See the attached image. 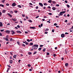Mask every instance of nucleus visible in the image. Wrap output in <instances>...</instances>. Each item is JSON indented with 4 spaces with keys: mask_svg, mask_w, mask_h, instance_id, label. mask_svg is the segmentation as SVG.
<instances>
[{
    "mask_svg": "<svg viewBox=\"0 0 73 73\" xmlns=\"http://www.w3.org/2000/svg\"><path fill=\"white\" fill-rule=\"evenodd\" d=\"M13 57L14 58H16V55H15L13 56Z\"/></svg>",
    "mask_w": 73,
    "mask_h": 73,
    "instance_id": "obj_23",
    "label": "nucleus"
},
{
    "mask_svg": "<svg viewBox=\"0 0 73 73\" xmlns=\"http://www.w3.org/2000/svg\"><path fill=\"white\" fill-rule=\"evenodd\" d=\"M29 54V55H31V54H32V52H28Z\"/></svg>",
    "mask_w": 73,
    "mask_h": 73,
    "instance_id": "obj_24",
    "label": "nucleus"
},
{
    "mask_svg": "<svg viewBox=\"0 0 73 73\" xmlns=\"http://www.w3.org/2000/svg\"><path fill=\"white\" fill-rule=\"evenodd\" d=\"M5 32H6V33H10V31L9 30H6L5 31Z\"/></svg>",
    "mask_w": 73,
    "mask_h": 73,
    "instance_id": "obj_4",
    "label": "nucleus"
},
{
    "mask_svg": "<svg viewBox=\"0 0 73 73\" xmlns=\"http://www.w3.org/2000/svg\"><path fill=\"white\" fill-rule=\"evenodd\" d=\"M30 29H36V27H30Z\"/></svg>",
    "mask_w": 73,
    "mask_h": 73,
    "instance_id": "obj_6",
    "label": "nucleus"
},
{
    "mask_svg": "<svg viewBox=\"0 0 73 73\" xmlns=\"http://www.w3.org/2000/svg\"><path fill=\"white\" fill-rule=\"evenodd\" d=\"M50 54L49 52H47L46 55H47V56H48Z\"/></svg>",
    "mask_w": 73,
    "mask_h": 73,
    "instance_id": "obj_29",
    "label": "nucleus"
},
{
    "mask_svg": "<svg viewBox=\"0 0 73 73\" xmlns=\"http://www.w3.org/2000/svg\"><path fill=\"white\" fill-rule=\"evenodd\" d=\"M14 12L15 13H17V12H18V11H14Z\"/></svg>",
    "mask_w": 73,
    "mask_h": 73,
    "instance_id": "obj_28",
    "label": "nucleus"
},
{
    "mask_svg": "<svg viewBox=\"0 0 73 73\" xmlns=\"http://www.w3.org/2000/svg\"><path fill=\"white\" fill-rule=\"evenodd\" d=\"M61 12L62 13V14L63 13V14H64V13H65V12H66V11H62Z\"/></svg>",
    "mask_w": 73,
    "mask_h": 73,
    "instance_id": "obj_30",
    "label": "nucleus"
},
{
    "mask_svg": "<svg viewBox=\"0 0 73 73\" xmlns=\"http://www.w3.org/2000/svg\"><path fill=\"white\" fill-rule=\"evenodd\" d=\"M39 4L41 6V7H43V5H42V4L41 3H39Z\"/></svg>",
    "mask_w": 73,
    "mask_h": 73,
    "instance_id": "obj_9",
    "label": "nucleus"
},
{
    "mask_svg": "<svg viewBox=\"0 0 73 73\" xmlns=\"http://www.w3.org/2000/svg\"><path fill=\"white\" fill-rule=\"evenodd\" d=\"M4 1H5V0H3L2 1V2L3 3H4Z\"/></svg>",
    "mask_w": 73,
    "mask_h": 73,
    "instance_id": "obj_37",
    "label": "nucleus"
},
{
    "mask_svg": "<svg viewBox=\"0 0 73 73\" xmlns=\"http://www.w3.org/2000/svg\"><path fill=\"white\" fill-rule=\"evenodd\" d=\"M0 36H3V35H2V34H1V33H0Z\"/></svg>",
    "mask_w": 73,
    "mask_h": 73,
    "instance_id": "obj_51",
    "label": "nucleus"
},
{
    "mask_svg": "<svg viewBox=\"0 0 73 73\" xmlns=\"http://www.w3.org/2000/svg\"><path fill=\"white\" fill-rule=\"evenodd\" d=\"M29 45H33V43H30Z\"/></svg>",
    "mask_w": 73,
    "mask_h": 73,
    "instance_id": "obj_21",
    "label": "nucleus"
},
{
    "mask_svg": "<svg viewBox=\"0 0 73 73\" xmlns=\"http://www.w3.org/2000/svg\"><path fill=\"white\" fill-rule=\"evenodd\" d=\"M13 38H11V39L10 40V41H13Z\"/></svg>",
    "mask_w": 73,
    "mask_h": 73,
    "instance_id": "obj_19",
    "label": "nucleus"
},
{
    "mask_svg": "<svg viewBox=\"0 0 73 73\" xmlns=\"http://www.w3.org/2000/svg\"><path fill=\"white\" fill-rule=\"evenodd\" d=\"M36 9H38V6H36Z\"/></svg>",
    "mask_w": 73,
    "mask_h": 73,
    "instance_id": "obj_49",
    "label": "nucleus"
},
{
    "mask_svg": "<svg viewBox=\"0 0 73 73\" xmlns=\"http://www.w3.org/2000/svg\"><path fill=\"white\" fill-rule=\"evenodd\" d=\"M22 16H23V17H25V15H24L22 14Z\"/></svg>",
    "mask_w": 73,
    "mask_h": 73,
    "instance_id": "obj_60",
    "label": "nucleus"
},
{
    "mask_svg": "<svg viewBox=\"0 0 73 73\" xmlns=\"http://www.w3.org/2000/svg\"><path fill=\"white\" fill-rule=\"evenodd\" d=\"M56 54H54V57H56Z\"/></svg>",
    "mask_w": 73,
    "mask_h": 73,
    "instance_id": "obj_62",
    "label": "nucleus"
},
{
    "mask_svg": "<svg viewBox=\"0 0 73 73\" xmlns=\"http://www.w3.org/2000/svg\"><path fill=\"white\" fill-rule=\"evenodd\" d=\"M38 45L37 44H34L32 46V48L33 49H37L38 48Z\"/></svg>",
    "mask_w": 73,
    "mask_h": 73,
    "instance_id": "obj_1",
    "label": "nucleus"
},
{
    "mask_svg": "<svg viewBox=\"0 0 73 73\" xmlns=\"http://www.w3.org/2000/svg\"><path fill=\"white\" fill-rule=\"evenodd\" d=\"M67 7L68 8H69L70 7V6L69 5H67Z\"/></svg>",
    "mask_w": 73,
    "mask_h": 73,
    "instance_id": "obj_34",
    "label": "nucleus"
},
{
    "mask_svg": "<svg viewBox=\"0 0 73 73\" xmlns=\"http://www.w3.org/2000/svg\"><path fill=\"white\" fill-rule=\"evenodd\" d=\"M17 27H18V28H20V26H19V25H18L17 26Z\"/></svg>",
    "mask_w": 73,
    "mask_h": 73,
    "instance_id": "obj_36",
    "label": "nucleus"
},
{
    "mask_svg": "<svg viewBox=\"0 0 73 73\" xmlns=\"http://www.w3.org/2000/svg\"><path fill=\"white\" fill-rule=\"evenodd\" d=\"M45 50H46V49L45 48H44L43 50V52H45Z\"/></svg>",
    "mask_w": 73,
    "mask_h": 73,
    "instance_id": "obj_33",
    "label": "nucleus"
},
{
    "mask_svg": "<svg viewBox=\"0 0 73 73\" xmlns=\"http://www.w3.org/2000/svg\"><path fill=\"white\" fill-rule=\"evenodd\" d=\"M56 6H57V7H59V4L56 5Z\"/></svg>",
    "mask_w": 73,
    "mask_h": 73,
    "instance_id": "obj_48",
    "label": "nucleus"
},
{
    "mask_svg": "<svg viewBox=\"0 0 73 73\" xmlns=\"http://www.w3.org/2000/svg\"><path fill=\"white\" fill-rule=\"evenodd\" d=\"M47 23H50V21H47Z\"/></svg>",
    "mask_w": 73,
    "mask_h": 73,
    "instance_id": "obj_58",
    "label": "nucleus"
},
{
    "mask_svg": "<svg viewBox=\"0 0 73 73\" xmlns=\"http://www.w3.org/2000/svg\"><path fill=\"white\" fill-rule=\"evenodd\" d=\"M22 46H23L24 47H25V45L24 44H22Z\"/></svg>",
    "mask_w": 73,
    "mask_h": 73,
    "instance_id": "obj_35",
    "label": "nucleus"
},
{
    "mask_svg": "<svg viewBox=\"0 0 73 73\" xmlns=\"http://www.w3.org/2000/svg\"><path fill=\"white\" fill-rule=\"evenodd\" d=\"M3 26V23L1 22H0V27H1Z\"/></svg>",
    "mask_w": 73,
    "mask_h": 73,
    "instance_id": "obj_8",
    "label": "nucleus"
},
{
    "mask_svg": "<svg viewBox=\"0 0 73 73\" xmlns=\"http://www.w3.org/2000/svg\"><path fill=\"white\" fill-rule=\"evenodd\" d=\"M10 13L11 14H13V12L12 11H10Z\"/></svg>",
    "mask_w": 73,
    "mask_h": 73,
    "instance_id": "obj_12",
    "label": "nucleus"
},
{
    "mask_svg": "<svg viewBox=\"0 0 73 73\" xmlns=\"http://www.w3.org/2000/svg\"><path fill=\"white\" fill-rule=\"evenodd\" d=\"M4 31V29H3V30H1V32H3Z\"/></svg>",
    "mask_w": 73,
    "mask_h": 73,
    "instance_id": "obj_42",
    "label": "nucleus"
},
{
    "mask_svg": "<svg viewBox=\"0 0 73 73\" xmlns=\"http://www.w3.org/2000/svg\"><path fill=\"white\" fill-rule=\"evenodd\" d=\"M64 36H65V35L64 34H62L61 35V37H62V38H64Z\"/></svg>",
    "mask_w": 73,
    "mask_h": 73,
    "instance_id": "obj_5",
    "label": "nucleus"
},
{
    "mask_svg": "<svg viewBox=\"0 0 73 73\" xmlns=\"http://www.w3.org/2000/svg\"><path fill=\"white\" fill-rule=\"evenodd\" d=\"M28 21L29 22H30V23H32V20H30V19H29L28 20Z\"/></svg>",
    "mask_w": 73,
    "mask_h": 73,
    "instance_id": "obj_18",
    "label": "nucleus"
},
{
    "mask_svg": "<svg viewBox=\"0 0 73 73\" xmlns=\"http://www.w3.org/2000/svg\"><path fill=\"white\" fill-rule=\"evenodd\" d=\"M51 1H52V2H53V1H52L51 0H50L48 1V3H51Z\"/></svg>",
    "mask_w": 73,
    "mask_h": 73,
    "instance_id": "obj_14",
    "label": "nucleus"
},
{
    "mask_svg": "<svg viewBox=\"0 0 73 73\" xmlns=\"http://www.w3.org/2000/svg\"><path fill=\"white\" fill-rule=\"evenodd\" d=\"M48 15H52V13H48Z\"/></svg>",
    "mask_w": 73,
    "mask_h": 73,
    "instance_id": "obj_54",
    "label": "nucleus"
},
{
    "mask_svg": "<svg viewBox=\"0 0 73 73\" xmlns=\"http://www.w3.org/2000/svg\"><path fill=\"white\" fill-rule=\"evenodd\" d=\"M43 45H40L39 46L40 47H42V46H43Z\"/></svg>",
    "mask_w": 73,
    "mask_h": 73,
    "instance_id": "obj_40",
    "label": "nucleus"
},
{
    "mask_svg": "<svg viewBox=\"0 0 73 73\" xmlns=\"http://www.w3.org/2000/svg\"><path fill=\"white\" fill-rule=\"evenodd\" d=\"M27 41H28V42H30V40L29 39H27Z\"/></svg>",
    "mask_w": 73,
    "mask_h": 73,
    "instance_id": "obj_32",
    "label": "nucleus"
},
{
    "mask_svg": "<svg viewBox=\"0 0 73 73\" xmlns=\"http://www.w3.org/2000/svg\"><path fill=\"white\" fill-rule=\"evenodd\" d=\"M41 49H42V48L40 47L38 49V50L39 51H40V50H41Z\"/></svg>",
    "mask_w": 73,
    "mask_h": 73,
    "instance_id": "obj_15",
    "label": "nucleus"
},
{
    "mask_svg": "<svg viewBox=\"0 0 73 73\" xmlns=\"http://www.w3.org/2000/svg\"><path fill=\"white\" fill-rule=\"evenodd\" d=\"M64 1L66 3H68V1H67L66 0Z\"/></svg>",
    "mask_w": 73,
    "mask_h": 73,
    "instance_id": "obj_46",
    "label": "nucleus"
},
{
    "mask_svg": "<svg viewBox=\"0 0 73 73\" xmlns=\"http://www.w3.org/2000/svg\"><path fill=\"white\" fill-rule=\"evenodd\" d=\"M38 17H39V16H37L36 17H35V18H36V19H37V18H38Z\"/></svg>",
    "mask_w": 73,
    "mask_h": 73,
    "instance_id": "obj_57",
    "label": "nucleus"
},
{
    "mask_svg": "<svg viewBox=\"0 0 73 73\" xmlns=\"http://www.w3.org/2000/svg\"><path fill=\"white\" fill-rule=\"evenodd\" d=\"M6 10H3L2 11V13H5V12H6Z\"/></svg>",
    "mask_w": 73,
    "mask_h": 73,
    "instance_id": "obj_10",
    "label": "nucleus"
},
{
    "mask_svg": "<svg viewBox=\"0 0 73 73\" xmlns=\"http://www.w3.org/2000/svg\"><path fill=\"white\" fill-rule=\"evenodd\" d=\"M16 3H12V7H15V6H16Z\"/></svg>",
    "mask_w": 73,
    "mask_h": 73,
    "instance_id": "obj_3",
    "label": "nucleus"
},
{
    "mask_svg": "<svg viewBox=\"0 0 73 73\" xmlns=\"http://www.w3.org/2000/svg\"><path fill=\"white\" fill-rule=\"evenodd\" d=\"M5 40H6V41H9V40H8V38H6Z\"/></svg>",
    "mask_w": 73,
    "mask_h": 73,
    "instance_id": "obj_27",
    "label": "nucleus"
},
{
    "mask_svg": "<svg viewBox=\"0 0 73 73\" xmlns=\"http://www.w3.org/2000/svg\"><path fill=\"white\" fill-rule=\"evenodd\" d=\"M27 66L28 67H31V65L30 64H28Z\"/></svg>",
    "mask_w": 73,
    "mask_h": 73,
    "instance_id": "obj_22",
    "label": "nucleus"
},
{
    "mask_svg": "<svg viewBox=\"0 0 73 73\" xmlns=\"http://www.w3.org/2000/svg\"><path fill=\"white\" fill-rule=\"evenodd\" d=\"M19 33L20 34L22 33V32H21L20 31H19Z\"/></svg>",
    "mask_w": 73,
    "mask_h": 73,
    "instance_id": "obj_53",
    "label": "nucleus"
},
{
    "mask_svg": "<svg viewBox=\"0 0 73 73\" xmlns=\"http://www.w3.org/2000/svg\"><path fill=\"white\" fill-rule=\"evenodd\" d=\"M45 31H49V29H46L45 30Z\"/></svg>",
    "mask_w": 73,
    "mask_h": 73,
    "instance_id": "obj_43",
    "label": "nucleus"
},
{
    "mask_svg": "<svg viewBox=\"0 0 73 73\" xmlns=\"http://www.w3.org/2000/svg\"><path fill=\"white\" fill-rule=\"evenodd\" d=\"M44 5H48V4L46 3H44Z\"/></svg>",
    "mask_w": 73,
    "mask_h": 73,
    "instance_id": "obj_31",
    "label": "nucleus"
},
{
    "mask_svg": "<svg viewBox=\"0 0 73 73\" xmlns=\"http://www.w3.org/2000/svg\"><path fill=\"white\" fill-rule=\"evenodd\" d=\"M11 33L12 35H14V34H15V32H14L13 30H12L11 31Z\"/></svg>",
    "mask_w": 73,
    "mask_h": 73,
    "instance_id": "obj_2",
    "label": "nucleus"
},
{
    "mask_svg": "<svg viewBox=\"0 0 73 73\" xmlns=\"http://www.w3.org/2000/svg\"><path fill=\"white\" fill-rule=\"evenodd\" d=\"M17 44H18V45H20V42H19V41H17Z\"/></svg>",
    "mask_w": 73,
    "mask_h": 73,
    "instance_id": "obj_17",
    "label": "nucleus"
},
{
    "mask_svg": "<svg viewBox=\"0 0 73 73\" xmlns=\"http://www.w3.org/2000/svg\"><path fill=\"white\" fill-rule=\"evenodd\" d=\"M57 23H54V25L55 26H56V25H57Z\"/></svg>",
    "mask_w": 73,
    "mask_h": 73,
    "instance_id": "obj_47",
    "label": "nucleus"
},
{
    "mask_svg": "<svg viewBox=\"0 0 73 73\" xmlns=\"http://www.w3.org/2000/svg\"><path fill=\"white\" fill-rule=\"evenodd\" d=\"M12 20L14 21H17V20L16 18L12 19Z\"/></svg>",
    "mask_w": 73,
    "mask_h": 73,
    "instance_id": "obj_7",
    "label": "nucleus"
},
{
    "mask_svg": "<svg viewBox=\"0 0 73 73\" xmlns=\"http://www.w3.org/2000/svg\"><path fill=\"white\" fill-rule=\"evenodd\" d=\"M29 5H33V4H32V3H29Z\"/></svg>",
    "mask_w": 73,
    "mask_h": 73,
    "instance_id": "obj_45",
    "label": "nucleus"
},
{
    "mask_svg": "<svg viewBox=\"0 0 73 73\" xmlns=\"http://www.w3.org/2000/svg\"><path fill=\"white\" fill-rule=\"evenodd\" d=\"M56 8L55 7H53L52 8V9L53 10V11H55V10H56Z\"/></svg>",
    "mask_w": 73,
    "mask_h": 73,
    "instance_id": "obj_11",
    "label": "nucleus"
},
{
    "mask_svg": "<svg viewBox=\"0 0 73 73\" xmlns=\"http://www.w3.org/2000/svg\"><path fill=\"white\" fill-rule=\"evenodd\" d=\"M7 25H10V23H8Z\"/></svg>",
    "mask_w": 73,
    "mask_h": 73,
    "instance_id": "obj_59",
    "label": "nucleus"
},
{
    "mask_svg": "<svg viewBox=\"0 0 73 73\" xmlns=\"http://www.w3.org/2000/svg\"><path fill=\"white\" fill-rule=\"evenodd\" d=\"M6 5L7 6H9V3H7L6 4Z\"/></svg>",
    "mask_w": 73,
    "mask_h": 73,
    "instance_id": "obj_38",
    "label": "nucleus"
},
{
    "mask_svg": "<svg viewBox=\"0 0 73 73\" xmlns=\"http://www.w3.org/2000/svg\"><path fill=\"white\" fill-rule=\"evenodd\" d=\"M60 15H62V12L60 13Z\"/></svg>",
    "mask_w": 73,
    "mask_h": 73,
    "instance_id": "obj_25",
    "label": "nucleus"
},
{
    "mask_svg": "<svg viewBox=\"0 0 73 73\" xmlns=\"http://www.w3.org/2000/svg\"><path fill=\"white\" fill-rule=\"evenodd\" d=\"M7 66H8V67H9V68H11V66L8 65H7Z\"/></svg>",
    "mask_w": 73,
    "mask_h": 73,
    "instance_id": "obj_39",
    "label": "nucleus"
},
{
    "mask_svg": "<svg viewBox=\"0 0 73 73\" xmlns=\"http://www.w3.org/2000/svg\"><path fill=\"white\" fill-rule=\"evenodd\" d=\"M54 32V29H52V32Z\"/></svg>",
    "mask_w": 73,
    "mask_h": 73,
    "instance_id": "obj_50",
    "label": "nucleus"
},
{
    "mask_svg": "<svg viewBox=\"0 0 73 73\" xmlns=\"http://www.w3.org/2000/svg\"><path fill=\"white\" fill-rule=\"evenodd\" d=\"M66 14H64V17H66Z\"/></svg>",
    "mask_w": 73,
    "mask_h": 73,
    "instance_id": "obj_41",
    "label": "nucleus"
},
{
    "mask_svg": "<svg viewBox=\"0 0 73 73\" xmlns=\"http://www.w3.org/2000/svg\"><path fill=\"white\" fill-rule=\"evenodd\" d=\"M0 6L2 7H4V5L2 4H0Z\"/></svg>",
    "mask_w": 73,
    "mask_h": 73,
    "instance_id": "obj_20",
    "label": "nucleus"
},
{
    "mask_svg": "<svg viewBox=\"0 0 73 73\" xmlns=\"http://www.w3.org/2000/svg\"><path fill=\"white\" fill-rule=\"evenodd\" d=\"M17 7H19V8H21V5H18L17 6Z\"/></svg>",
    "mask_w": 73,
    "mask_h": 73,
    "instance_id": "obj_26",
    "label": "nucleus"
},
{
    "mask_svg": "<svg viewBox=\"0 0 73 73\" xmlns=\"http://www.w3.org/2000/svg\"><path fill=\"white\" fill-rule=\"evenodd\" d=\"M9 62L10 64H12V63H13V61H12V60H10Z\"/></svg>",
    "mask_w": 73,
    "mask_h": 73,
    "instance_id": "obj_13",
    "label": "nucleus"
},
{
    "mask_svg": "<svg viewBox=\"0 0 73 73\" xmlns=\"http://www.w3.org/2000/svg\"><path fill=\"white\" fill-rule=\"evenodd\" d=\"M28 43H29L28 42V43L27 42H26L25 43L26 45H28Z\"/></svg>",
    "mask_w": 73,
    "mask_h": 73,
    "instance_id": "obj_56",
    "label": "nucleus"
},
{
    "mask_svg": "<svg viewBox=\"0 0 73 73\" xmlns=\"http://www.w3.org/2000/svg\"><path fill=\"white\" fill-rule=\"evenodd\" d=\"M62 60H64V58H61Z\"/></svg>",
    "mask_w": 73,
    "mask_h": 73,
    "instance_id": "obj_64",
    "label": "nucleus"
},
{
    "mask_svg": "<svg viewBox=\"0 0 73 73\" xmlns=\"http://www.w3.org/2000/svg\"><path fill=\"white\" fill-rule=\"evenodd\" d=\"M9 16L10 17H12V16L11 14L10 15V16Z\"/></svg>",
    "mask_w": 73,
    "mask_h": 73,
    "instance_id": "obj_52",
    "label": "nucleus"
},
{
    "mask_svg": "<svg viewBox=\"0 0 73 73\" xmlns=\"http://www.w3.org/2000/svg\"><path fill=\"white\" fill-rule=\"evenodd\" d=\"M65 66H68V63H66L65 64Z\"/></svg>",
    "mask_w": 73,
    "mask_h": 73,
    "instance_id": "obj_16",
    "label": "nucleus"
},
{
    "mask_svg": "<svg viewBox=\"0 0 73 73\" xmlns=\"http://www.w3.org/2000/svg\"><path fill=\"white\" fill-rule=\"evenodd\" d=\"M29 71H32V70L31 69H30L29 70Z\"/></svg>",
    "mask_w": 73,
    "mask_h": 73,
    "instance_id": "obj_63",
    "label": "nucleus"
},
{
    "mask_svg": "<svg viewBox=\"0 0 73 73\" xmlns=\"http://www.w3.org/2000/svg\"><path fill=\"white\" fill-rule=\"evenodd\" d=\"M47 8H50V9H51V7H50V6H48Z\"/></svg>",
    "mask_w": 73,
    "mask_h": 73,
    "instance_id": "obj_44",
    "label": "nucleus"
},
{
    "mask_svg": "<svg viewBox=\"0 0 73 73\" xmlns=\"http://www.w3.org/2000/svg\"><path fill=\"white\" fill-rule=\"evenodd\" d=\"M17 33H19V31H17Z\"/></svg>",
    "mask_w": 73,
    "mask_h": 73,
    "instance_id": "obj_61",
    "label": "nucleus"
},
{
    "mask_svg": "<svg viewBox=\"0 0 73 73\" xmlns=\"http://www.w3.org/2000/svg\"><path fill=\"white\" fill-rule=\"evenodd\" d=\"M36 51H35V52L34 53H33V54H36Z\"/></svg>",
    "mask_w": 73,
    "mask_h": 73,
    "instance_id": "obj_55",
    "label": "nucleus"
}]
</instances>
